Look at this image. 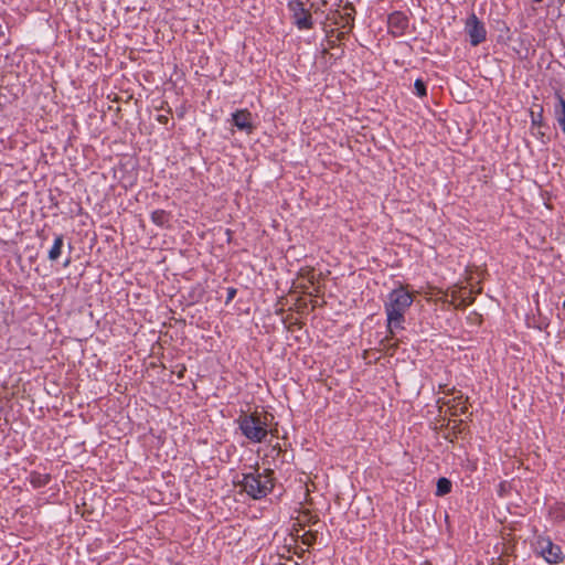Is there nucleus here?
<instances>
[{
  "label": "nucleus",
  "mask_w": 565,
  "mask_h": 565,
  "mask_svg": "<svg viewBox=\"0 0 565 565\" xmlns=\"http://www.w3.org/2000/svg\"><path fill=\"white\" fill-rule=\"evenodd\" d=\"M7 25L4 24H1L0 23V41H4L6 40V31H7Z\"/></svg>",
  "instance_id": "aec40b11"
},
{
  "label": "nucleus",
  "mask_w": 565,
  "mask_h": 565,
  "mask_svg": "<svg viewBox=\"0 0 565 565\" xmlns=\"http://www.w3.org/2000/svg\"><path fill=\"white\" fill-rule=\"evenodd\" d=\"M301 541L305 545L310 546L316 541V534L312 532H307L301 536Z\"/></svg>",
  "instance_id": "dca6fc26"
},
{
  "label": "nucleus",
  "mask_w": 565,
  "mask_h": 565,
  "mask_svg": "<svg viewBox=\"0 0 565 565\" xmlns=\"http://www.w3.org/2000/svg\"><path fill=\"white\" fill-rule=\"evenodd\" d=\"M238 423L243 435L253 441L259 443L267 435V415L262 418L257 412L243 414Z\"/></svg>",
  "instance_id": "f03ea898"
},
{
  "label": "nucleus",
  "mask_w": 565,
  "mask_h": 565,
  "mask_svg": "<svg viewBox=\"0 0 565 565\" xmlns=\"http://www.w3.org/2000/svg\"><path fill=\"white\" fill-rule=\"evenodd\" d=\"M467 30L472 45H478L486 39V30L479 19L472 14L467 20Z\"/></svg>",
  "instance_id": "39448f33"
},
{
  "label": "nucleus",
  "mask_w": 565,
  "mask_h": 565,
  "mask_svg": "<svg viewBox=\"0 0 565 565\" xmlns=\"http://www.w3.org/2000/svg\"><path fill=\"white\" fill-rule=\"evenodd\" d=\"M302 521L301 520H298L297 523L294 524L292 529L290 530V535L292 537H298L299 536V531L301 530L302 527Z\"/></svg>",
  "instance_id": "f3484780"
},
{
  "label": "nucleus",
  "mask_w": 565,
  "mask_h": 565,
  "mask_svg": "<svg viewBox=\"0 0 565 565\" xmlns=\"http://www.w3.org/2000/svg\"><path fill=\"white\" fill-rule=\"evenodd\" d=\"M414 86H415L416 93L419 97L426 96V94H427L426 86L422 79H416Z\"/></svg>",
  "instance_id": "4468645a"
},
{
  "label": "nucleus",
  "mask_w": 565,
  "mask_h": 565,
  "mask_svg": "<svg viewBox=\"0 0 565 565\" xmlns=\"http://www.w3.org/2000/svg\"><path fill=\"white\" fill-rule=\"evenodd\" d=\"M451 481L447 478H439L437 481V490L436 495L443 497L448 494L451 491Z\"/></svg>",
  "instance_id": "9d476101"
},
{
  "label": "nucleus",
  "mask_w": 565,
  "mask_h": 565,
  "mask_svg": "<svg viewBox=\"0 0 565 565\" xmlns=\"http://www.w3.org/2000/svg\"><path fill=\"white\" fill-rule=\"evenodd\" d=\"M235 292H236V290H235V289H233V288H232V289H230V290H228V299H232V298L234 297Z\"/></svg>",
  "instance_id": "4be33fe9"
},
{
  "label": "nucleus",
  "mask_w": 565,
  "mask_h": 565,
  "mask_svg": "<svg viewBox=\"0 0 565 565\" xmlns=\"http://www.w3.org/2000/svg\"><path fill=\"white\" fill-rule=\"evenodd\" d=\"M271 475V470H266L265 481L260 480V476L245 475L242 482L244 490L254 499L265 497L274 487Z\"/></svg>",
  "instance_id": "7ed1b4c3"
},
{
  "label": "nucleus",
  "mask_w": 565,
  "mask_h": 565,
  "mask_svg": "<svg viewBox=\"0 0 565 565\" xmlns=\"http://www.w3.org/2000/svg\"><path fill=\"white\" fill-rule=\"evenodd\" d=\"M539 546L541 548V555L550 564H557L562 559L561 548L554 545L548 539L540 537Z\"/></svg>",
  "instance_id": "20e7f679"
},
{
  "label": "nucleus",
  "mask_w": 565,
  "mask_h": 565,
  "mask_svg": "<svg viewBox=\"0 0 565 565\" xmlns=\"http://www.w3.org/2000/svg\"><path fill=\"white\" fill-rule=\"evenodd\" d=\"M313 268H303L301 269L300 275L302 277H307L310 284H313V275H312Z\"/></svg>",
  "instance_id": "a211bd4d"
},
{
  "label": "nucleus",
  "mask_w": 565,
  "mask_h": 565,
  "mask_svg": "<svg viewBox=\"0 0 565 565\" xmlns=\"http://www.w3.org/2000/svg\"><path fill=\"white\" fill-rule=\"evenodd\" d=\"M47 479H49V476L44 475V476H41V475H38V476H32L31 478V482L35 486V487H40L42 484H45L47 482Z\"/></svg>",
  "instance_id": "2eb2a0df"
},
{
  "label": "nucleus",
  "mask_w": 565,
  "mask_h": 565,
  "mask_svg": "<svg viewBox=\"0 0 565 565\" xmlns=\"http://www.w3.org/2000/svg\"><path fill=\"white\" fill-rule=\"evenodd\" d=\"M333 20H334L333 23L340 25L341 28L348 26V31H350L353 26V18H352L351 13H348L345 15H341L340 13H337V17L334 15Z\"/></svg>",
  "instance_id": "9b49d317"
},
{
  "label": "nucleus",
  "mask_w": 565,
  "mask_h": 565,
  "mask_svg": "<svg viewBox=\"0 0 565 565\" xmlns=\"http://www.w3.org/2000/svg\"><path fill=\"white\" fill-rule=\"evenodd\" d=\"M412 303L413 297L403 286L390 294L385 309L387 315V327L391 333H393V327L401 326L404 319V312L412 306Z\"/></svg>",
  "instance_id": "f257e3e1"
},
{
  "label": "nucleus",
  "mask_w": 565,
  "mask_h": 565,
  "mask_svg": "<svg viewBox=\"0 0 565 565\" xmlns=\"http://www.w3.org/2000/svg\"><path fill=\"white\" fill-rule=\"evenodd\" d=\"M535 2H541L542 0H534Z\"/></svg>",
  "instance_id": "393cba45"
},
{
  "label": "nucleus",
  "mask_w": 565,
  "mask_h": 565,
  "mask_svg": "<svg viewBox=\"0 0 565 565\" xmlns=\"http://www.w3.org/2000/svg\"><path fill=\"white\" fill-rule=\"evenodd\" d=\"M559 110L557 111V120L563 131L565 132V100L559 97Z\"/></svg>",
  "instance_id": "ddd939ff"
},
{
  "label": "nucleus",
  "mask_w": 565,
  "mask_h": 565,
  "mask_svg": "<svg viewBox=\"0 0 565 565\" xmlns=\"http://www.w3.org/2000/svg\"><path fill=\"white\" fill-rule=\"evenodd\" d=\"M530 117L532 121V126L539 129L537 134L540 136H544V132L541 130L543 127V107L539 103H533L530 107Z\"/></svg>",
  "instance_id": "6e6552de"
},
{
  "label": "nucleus",
  "mask_w": 565,
  "mask_h": 565,
  "mask_svg": "<svg viewBox=\"0 0 565 565\" xmlns=\"http://www.w3.org/2000/svg\"><path fill=\"white\" fill-rule=\"evenodd\" d=\"M161 217H162V213L161 212H154L152 214V218L156 223L158 224H162V221H161Z\"/></svg>",
  "instance_id": "412c9836"
},
{
  "label": "nucleus",
  "mask_w": 565,
  "mask_h": 565,
  "mask_svg": "<svg viewBox=\"0 0 565 565\" xmlns=\"http://www.w3.org/2000/svg\"><path fill=\"white\" fill-rule=\"evenodd\" d=\"M184 371H185V366H182L181 371L178 373V376H179L180 379H182V377H183V373H184Z\"/></svg>",
  "instance_id": "5701e85b"
},
{
  "label": "nucleus",
  "mask_w": 565,
  "mask_h": 565,
  "mask_svg": "<svg viewBox=\"0 0 565 565\" xmlns=\"http://www.w3.org/2000/svg\"><path fill=\"white\" fill-rule=\"evenodd\" d=\"M233 121L238 129H246L252 132L253 125L250 122V114L247 110H237L233 114Z\"/></svg>",
  "instance_id": "1a4fd4ad"
},
{
  "label": "nucleus",
  "mask_w": 565,
  "mask_h": 565,
  "mask_svg": "<svg viewBox=\"0 0 565 565\" xmlns=\"http://www.w3.org/2000/svg\"><path fill=\"white\" fill-rule=\"evenodd\" d=\"M290 9L295 12V22L299 29H309L311 28V15L310 13L303 9V6L299 1H294L289 3Z\"/></svg>",
  "instance_id": "423d86ee"
},
{
  "label": "nucleus",
  "mask_w": 565,
  "mask_h": 565,
  "mask_svg": "<svg viewBox=\"0 0 565 565\" xmlns=\"http://www.w3.org/2000/svg\"><path fill=\"white\" fill-rule=\"evenodd\" d=\"M301 514L303 516V522L305 521H312L313 523L318 522V519L316 516H311L310 514V511L309 510H303L301 511Z\"/></svg>",
  "instance_id": "6ab92c4d"
},
{
  "label": "nucleus",
  "mask_w": 565,
  "mask_h": 565,
  "mask_svg": "<svg viewBox=\"0 0 565 565\" xmlns=\"http://www.w3.org/2000/svg\"><path fill=\"white\" fill-rule=\"evenodd\" d=\"M407 25L408 20L401 12H394L388 17V30L395 36L403 34Z\"/></svg>",
  "instance_id": "0eeeda50"
},
{
  "label": "nucleus",
  "mask_w": 565,
  "mask_h": 565,
  "mask_svg": "<svg viewBox=\"0 0 565 565\" xmlns=\"http://www.w3.org/2000/svg\"><path fill=\"white\" fill-rule=\"evenodd\" d=\"M159 120H160V121H166V120H167V118H166L164 116H160V117H159Z\"/></svg>",
  "instance_id": "b1692460"
},
{
  "label": "nucleus",
  "mask_w": 565,
  "mask_h": 565,
  "mask_svg": "<svg viewBox=\"0 0 565 565\" xmlns=\"http://www.w3.org/2000/svg\"><path fill=\"white\" fill-rule=\"evenodd\" d=\"M62 245H63L62 237H57L54 242L53 247L51 248V250L49 253L50 259L55 260L60 256Z\"/></svg>",
  "instance_id": "f8f14e48"
},
{
  "label": "nucleus",
  "mask_w": 565,
  "mask_h": 565,
  "mask_svg": "<svg viewBox=\"0 0 565 565\" xmlns=\"http://www.w3.org/2000/svg\"><path fill=\"white\" fill-rule=\"evenodd\" d=\"M563 307L565 308V301H564V303H563Z\"/></svg>",
  "instance_id": "a878e982"
}]
</instances>
